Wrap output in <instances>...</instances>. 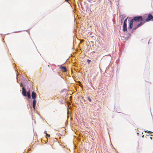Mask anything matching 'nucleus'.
Listing matches in <instances>:
<instances>
[{
    "mask_svg": "<svg viewBox=\"0 0 153 153\" xmlns=\"http://www.w3.org/2000/svg\"><path fill=\"white\" fill-rule=\"evenodd\" d=\"M135 22H140L132 29V31L135 30L138 28L143 25L145 23V21L143 19V17L141 16H137L134 17L130 21L128 29H131L133 27V23Z\"/></svg>",
    "mask_w": 153,
    "mask_h": 153,
    "instance_id": "f257e3e1",
    "label": "nucleus"
},
{
    "mask_svg": "<svg viewBox=\"0 0 153 153\" xmlns=\"http://www.w3.org/2000/svg\"><path fill=\"white\" fill-rule=\"evenodd\" d=\"M31 96L32 98L33 99V105L34 109H35V107L36 105V100L35 99L36 98V94L34 91L32 92Z\"/></svg>",
    "mask_w": 153,
    "mask_h": 153,
    "instance_id": "f03ea898",
    "label": "nucleus"
},
{
    "mask_svg": "<svg viewBox=\"0 0 153 153\" xmlns=\"http://www.w3.org/2000/svg\"><path fill=\"white\" fill-rule=\"evenodd\" d=\"M128 17H127L124 20L123 25V31H126L127 30V21Z\"/></svg>",
    "mask_w": 153,
    "mask_h": 153,
    "instance_id": "7ed1b4c3",
    "label": "nucleus"
},
{
    "mask_svg": "<svg viewBox=\"0 0 153 153\" xmlns=\"http://www.w3.org/2000/svg\"><path fill=\"white\" fill-rule=\"evenodd\" d=\"M151 20L153 21V16L151 14H149L148 15V17L145 21L148 22Z\"/></svg>",
    "mask_w": 153,
    "mask_h": 153,
    "instance_id": "20e7f679",
    "label": "nucleus"
},
{
    "mask_svg": "<svg viewBox=\"0 0 153 153\" xmlns=\"http://www.w3.org/2000/svg\"><path fill=\"white\" fill-rule=\"evenodd\" d=\"M58 66L59 67L60 69L62 71L65 72L67 71L66 68L65 67L62 66L61 65Z\"/></svg>",
    "mask_w": 153,
    "mask_h": 153,
    "instance_id": "39448f33",
    "label": "nucleus"
},
{
    "mask_svg": "<svg viewBox=\"0 0 153 153\" xmlns=\"http://www.w3.org/2000/svg\"><path fill=\"white\" fill-rule=\"evenodd\" d=\"M22 95L25 96L26 97L27 96L26 94V92L25 90V88L24 87H23L22 88Z\"/></svg>",
    "mask_w": 153,
    "mask_h": 153,
    "instance_id": "423d86ee",
    "label": "nucleus"
},
{
    "mask_svg": "<svg viewBox=\"0 0 153 153\" xmlns=\"http://www.w3.org/2000/svg\"><path fill=\"white\" fill-rule=\"evenodd\" d=\"M27 96L28 98H29V99L30 98H31V96H30V93H27Z\"/></svg>",
    "mask_w": 153,
    "mask_h": 153,
    "instance_id": "0eeeda50",
    "label": "nucleus"
},
{
    "mask_svg": "<svg viewBox=\"0 0 153 153\" xmlns=\"http://www.w3.org/2000/svg\"><path fill=\"white\" fill-rule=\"evenodd\" d=\"M87 99L90 102H91L92 101L91 99L89 97H88L87 98Z\"/></svg>",
    "mask_w": 153,
    "mask_h": 153,
    "instance_id": "6e6552de",
    "label": "nucleus"
},
{
    "mask_svg": "<svg viewBox=\"0 0 153 153\" xmlns=\"http://www.w3.org/2000/svg\"><path fill=\"white\" fill-rule=\"evenodd\" d=\"M46 132H47V131H45V133L46 134V136L47 137H50V135L47 134L46 133Z\"/></svg>",
    "mask_w": 153,
    "mask_h": 153,
    "instance_id": "1a4fd4ad",
    "label": "nucleus"
},
{
    "mask_svg": "<svg viewBox=\"0 0 153 153\" xmlns=\"http://www.w3.org/2000/svg\"><path fill=\"white\" fill-rule=\"evenodd\" d=\"M87 62L89 64L91 62V60L89 59H87Z\"/></svg>",
    "mask_w": 153,
    "mask_h": 153,
    "instance_id": "9d476101",
    "label": "nucleus"
},
{
    "mask_svg": "<svg viewBox=\"0 0 153 153\" xmlns=\"http://www.w3.org/2000/svg\"><path fill=\"white\" fill-rule=\"evenodd\" d=\"M20 86L21 87H22L23 86L22 83H21L20 84Z\"/></svg>",
    "mask_w": 153,
    "mask_h": 153,
    "instance_id": "9b49d317",
    "label": "nucleus"
},
{
    "mask_svg": "<svg viewBox=\"0 0 153 153\" xmlns=\"http://www.w3.org/2000/svg\"><path fill=\"white\" fill-rule=\"evenodd\" d=\"M27 93H30V91H29L28 92H27Z\"/></svg>",
    "mask_w": 153,
    "mask_h": 153,
    "instance_id": "f8f14e48",
    "label": "nucleus"
},
{
    "mask_svg": "<svg viewBox=\"0 0 153 153\" xmlns=\"http://www.w3.org/2000/svg\"><path fill=\"white\" fill-rule=\"evenodd\" d=\"M121 24H122V19H121Z\"/></svg>",
    "mask_w": 153,
    "mask_h": 153,
    "instance_id": "ddd939ff",
    "label": "nucleus"
},
{
    "mask_svg": "<svg viewBox=\"0 0 153 153\" xmlns=\"http://www.w3.org/2000/svg\"><path fill=\"white\" fill-rule=\"evenodd\" d=\"M69 0H65V1H68Z\"/></svg>",
    "mask_w": 153,
    "mask_h": 153,
    "instance_id": "4468645a",
    "label": "nucleus"
},
{
    "mask_svg": "<svg viewBox=\"0 0 153 153\" xmlns=\"http://www.w3.org/2000/svg\"><path fill=\"white\" fill-rule=\"evenodd\" d=\"M151 139H152V137H151Z\"/></svg>",
    "mask_w": 153,
    "mask_h": 153,
    "instance_id": "2eb2a0df",
    "label": "nucleus"
}]
</instances>
